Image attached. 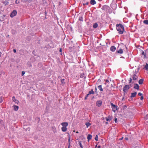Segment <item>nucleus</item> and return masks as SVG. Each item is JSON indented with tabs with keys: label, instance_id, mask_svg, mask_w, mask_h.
<instances>
[{
	"label": "nucleus",
	"instance_id": "obj_1",
	"mask_svg": "<svg viewBox=\"0 0 148 148\" xmlns=\"http://www.w3.org/2000/svg\"><path fill=\"white\" fill-rule=\"evenodd\" d=\"M116 29L118 31L119 33L120 34H122L124 31V26L121 24L116 25Z\"/></svg>",
	"mask_w": 148,
	"mask_h": 148
},
{
	"label": "nucleus",
	"instance_id": "obj_3",
	"mask_svg": "<svg viewBox=\"0 0 148 148\" xmlns=\"http://www.w3.org/2000/svg\"><path fill=\"white\" fill-rule=\"evenodd\" d=\"M130 88L129 85H125L123 88V91L124 92H126Z\"/></svg>",
	"mask_w": 148,
	"mask_h": 148
},
{
	"label": "nucleus",
	"instance_id": "obj_43",
	"mask_svg": "<svg viewBox=\"0 0 148 148\" xmlns=\"http://www.w3.org/2000/svg\"><path fill=\"white\" fill-rule=\"evenodd\" d=\"M62 51V49L61 48H60L59 50L60 52H61Z\"/></svg>",
	"mask_w": 148,
	"mask_h": 148
},
{
	"label": "nucleus",
	"instance_id": "obj_9",
	"mask_svg": "<svg viewBox=\"0 0 148 148\" xmlns=\"http://www.w3.org/2000/svg\"><path fill=\"white\" fill-rule=\"evenodd\" d=\"M106 120L107 121H110L112 119V117L110 116H109L108 117H106Z\"/></svg>",
	"mask_w": 148,
	"mask_h": 148
},
{
	"label": "nucleus",
	"instance_id": "obj_16",
	"mask_svg": "<svg viewBox=\"0 0 148 148\" xmlns=\"http://www.w3.org/2000/svg\"><path fill=\"white\" fill-rule=\"evenodd\" d=\"M98 88L100 90L101 92H102L103 91V89L102 88V86L101 85L99 86H98Z\"/></svg>",
	"mask_w": 148,
	"mask_h": 148
},
{
	"label": "nucleus",
	"instance_id": "obj_37",
	"mask_svg": "<svg viewBox=\"0 0 148 148\" xmlns=\"http://www.w3.org/2000/svg\"><path fill=\"white\" fill-rule=\"evenodd\" d=\"M145 118H146L147 119H148V115H147L145 117Z\"/></svg>",
	"mask_w": 148,
	"mask_h": 148
},
{
	"label": "nucleus",
	"instance_id": "obj_27",
	"mask_svg": "<svg viewBox=\"0 0 148 148\" xmlns=\"http://www.w3.org/2000/svg\"><path fill=\"white\" fill-rule=\"evenodd\" d=\"M145 68L147 70H148V64L147 63L145 66Z\"/></svg>",
	"mask_w": 148,
	"mask_h": 148
},
{
	"label": "nucleus",
	"instance_id": "obj_6",
	"mask_svg": "<svg viewBox=\"0 0 148 148\" xmlns=\"http://www.w3.org/2000/svg\"><path fill=\"white\" fill-rule=\"evenodd\" d=\"M102 101L101 100H99L97 101L96 103V106L99 107H100L102 104Z\"/></svg>",
	"mask_w": 148,
	"mask_h": 148
},
{
	"label": "nucleus",
	"instance_id": "obj_25",
	"mask_svg": "<svg viewBox=\"0 0 148 148\" xmlns=\"http://www.w3.org/2000/svg\"><path fill=\"white\" fill-rule=\"evenodd\" d=\"M85 124L86 125L87 128L91 125V124L89 122L86 123Z\"/></svg>",
	"mask_w": 148,
	"mask_h": 148
},
{
	"label": "nucleus",
	"instance_id": "obj_11",
	"mask_svg": "<svg viewBox=\"0 0 148 148\" xmlns=\"http://www.w3.org/2000/svg\"><path fill=\"white\" fill-rule=\"evenodd\" d=\"M110 50L112 51H114L116 50V47L114 46H112L110 47Z\"/></svg>",
	"mask_w": 148,
	"mask_h": 148
},
{
	"label": "nucleus",
	"instance_id": "obj_29",
	"mask_svg": "<svg viewBox=\"0 0 148 148\" xmlns=\"http://www.w3.org/2000/svg\"><path fill=\"white\" fill-rule=\"evenodd\" d=\"M95 139V140L96 141H98V136L97 135H96Z\"/></svg>",
	"mask_w": 148,
	"mask_h": 148
},
{
	"label": "nucleus",
	"instance_id": "obj_45",
	"mask_svg": "<svg viewBox=\"0 0 148 148\" xmlns=\"http://www.w3.org/2000/svg\"><path fill=\"white\" fill-rule=\"evenodd\" d=\"M97 148H100L101 147L99 145L97 147Z\"/></svg>",
	"mask_w": 148,
	"mask_h": 148
},
{
	"label": "nucleus",
	"instance_id": "obj_31",
	"mask_svg": "<svg viewBox=\"0 0 148 148\" xmlns=\"http://www.w3.org/2000/svg\"><path fill=\"white\" fill-rule=\"evenodd\" d=\"M83 18L81 17L79 18V20L80 21H83Z\"/></svg>",
	"mask_w": 148,
	"mask_h": 148
},
{
	"label": "nucleus",
	"instance_id": "obj_21",
	"mask_svg": "<svg viewBox=\"0 0 148 148\" xmlns=\"http://www.w3.org/2000/svg\"><path fill=\"white\" fill-rule=\"evenodd\" d=\"M143 23L146 25H148V20H145L143 21Z\"/></svg>",
	"mask_w": 148,
	"mask_h": 148
},
{
	"label": "nucleus",
	"instance_id": "obj_39",
	"mask_svg": "<svg viewBox=\"0 0 148 148\" xmlns=\"http://www.w3.org/2000/svg\"><path fill=\"white\" fill-rule=\"evenodd\" d=\"M143 99V96H141L140 99L142 100Z\"/></svg>",
	"mask_w": 148,
	"mask_h": 148
},
{
	"label": "nucleus",
	"instance_id": "obj_22",
	"mask_svg": "<svg viewBox=\"0 0 148 148\" xmlns=\"http://www.w3.org/2000/svg\"><path fill=\"white\" fill-rule=\"evenodd\" d=\"M88 93H89V94H94V92L93 91V89H92L90 91H89V92Z\"/></svg>",
	"mask_w": 148,
	"mask_h": 148
},
{
	"label": "nucleus",
	"instance_id": "obj_14",
	"mask_svg": "<svg viewBox=\"0 0 148 148\" xmlns=\"http://www.w3.org/2000/svg\"><path fill=\"white\" fill-rule=\"evenodd\" d=\"M14 107V110L17 111L18 110V106L14 105L13 106Z\"/></svg>",
	"mask_w": 148,
	"mask_h": 148
},
{
	"label": "nucleus",
	"instance_id": "obj_35",
	"mask_svg": "<svg viewBox=\"0 0 148 148\" xmlns=\"http://www.w3.org/2000/svg\"><path fill=\"white\" fill-rule=\"evenodd\" d=\"M138 95H139V96H141L142 95V94L140 92H139L138 93Z\"/></svg>",
	"mask_w": 148,
	"mask_h": 148
},
{
	"label": "nucleus",
	"instance_id": "obj_40",
	"mask_svg": "<svg viewBox=\"0 0 148 148\" xmlns=\"http://www.w3.org/2000/svg\"><path fill=\"white\" fill-rule=\"evenodd\" d=\"M142 54L143 55H144L145 56V53L143 51V52L142 53Z\"/></svg>",
	"mask_w": 148,
	"mask_h": 148
},
{
	"label": "nucleus",
	"instance_id": "obj_41",
	"mask_svg": "<svg viewBox=\"0 0 148 148\" xmlns=\"http://www.w3.org/2000/svg\"><path fill=\"white\" fill-rule=\"evenodd\" d=\"M87 97H87V96H86L85 97L84 99H85V100L86 99H87Z\"/></svg>",
	"mask_w": 148,
	"mask_h": 148
},
{
	"label": "nucleus",
	"instance_id": "obj_51",
	"mask_svg": "<svg viewBox=\"0 0 148 148\" xmlns=\"http://www.w3.org/2000/svg\"><path fill=\"white\" fill-rule=\"evenodd\" d=\"M106 124H108V122H106Z\"/></svg>",
	"mask_w": 148,
	"mask_h": 148
},
{
	"label": "nucleus",
	"instance_id": "obj_38",
	"mask_svg": "<svg viewBox=\"0 0 148 148\" xmlns=\"http://www.w3.org/2000/svg\"><path fill=\"white\" fill-rule=\"evenodd\" d=\"M13 51L14 53H16V50L15 49H14L13 50Z\"/></svg>",
	"mask_w": 148,
	"mask_h": 148
},
{
	"label": "nucleus",
	"instance_id": "obj_49",
	"mask_svg": "<svg viewBox=\"0 0 148 148\" xmlns=\"http://www.w3.org/2000/svg\"><path fill=\"white\" fill-rule=\"evenodd\" d=\"M70 140V137H69V140H68L69 142Z\"/></svg>",
	"mask_w": 148,
	"mask_h": 148
},
{
	"label": "nucleus",
	"instance_id": "obj_30",
	"mask_svg": "<svg viewBox=\"0 0 148 148\" xmlns=\"http://www.w3.org/2000/svg\"><path fill=\"white\" fill-rule=\"evenodd\" d=\"M53 131L55 133V132H56V128H55V127H54V128L53 127Z\"/></svg>",
	"mask_w": 148,
	"mask_h": 148
},
{
	"label": "nucleus",
	"instance_id": "obj_42",
	"mask_svg": "<svg viewBox=\"0 0 148 148\" xmlns=\"http://www.w3.org/2000/svg\"><path fill=\"white\" fill-rule=\"evenodd\" d=\"M109 82V81H108V80H107V79H106V82L108 83V82Z\"/></svg>",
	"mask_w": 148,
	"mask_h": 148
},
{
	"label": "nucleus",
	"instance_id": "obj_47",
	"mask_svg": "<svg viewBox=\"0 0 148 148\" xmlns=\"http://www.w3.org/2000/svg\"><path fill=\"white\" fill-rule=\"evenodd\" d=\"M95 92H97V88H96V87H95Z\"/></svg>",
	"mask_w": 148,
	"mask_h": 148
},
{
	"label": "nucleus",
	"instance_id": "obj_52",
	"mask_svg": "<svg viewBox=\"0 0 148 148\" xmlns=\"http://www.w3.org/2000/svg\"><path fill=\"white\" fill-rule=\"evenodd\" d=\"M78 133V132H76V133Z\"/></svg>",
	"mask_w": 148,
	"mask_h": 148
},
{
	"label": "nucleus",
	"instance_id": "obj_44",
	"mask_svg": "<svg viewBox=\"0 0 148 148\" xmlns=\"http://www.w3.org/2000/svg\"><path fill=\"white\" fill-rule=\"evenodd\" d=\"M90 94L88 93V94L86 95V96H87V97H88V96Z\"/></svg>",
	"mask_w": 148,
	"mask_h": 148
},
{
	"label": "nucleus",
	"instance_id": "obj_4",
	"mask_svg": "<svg viewBox=\"0 0 148 148\" xmlns=\"http://www.w3.org/2000/svg\"><path fill=\"white\" fill-rule=\"evenodd\" d=\"M137 73H134L132 75V79L134 80H136L138 78V76L137 75Z\"/></svg>",
	"mask_w": 148,
	"mask_h": 148
},
{
	"label": "nucleus",
	"instance_id": "obj_53",
	"mask_svg": "<svg viewBox=\"0 0 148 148\" xmlns=\"http://www.w3.org/2000/svg\"><path fill=\"white\" fill-rule=\"evenodd\" d=\"M122 138H120V140H122Z\"/></svg>",
	"mask_w": 148,
	"mask_h": 148
},
{
	"label": "nucleus",
	"instance_id": "obj_28",
	"mask_svg": "<svg viewBox=\"0 0 148 148\" xmlns=\"http://www.w3.org/2000/svg\"><path fill=\"white\" fill-rule=\"evenodd\" d=\"M132 78H130V79L129 80V84H130L131 83H133L134 82H132Z\"/></svg>",
	"mask_w": 148,
	"mask_h": 148
},
{
	"label": "nucleus",
	"instance_id": "obj_50",
	"mask_svg": "<svg viewBox=\"0 0 148 148\" xmlns=\"http://www.w3.org/2000/svg\"><path fill=\"white\" fill-rule=\"evenodd\" d=\"M125 139L126 140H128V138H125Z\"/></svg>",
	"mask_w": 148,
	"mask_h": 148
},
{
	"label": "nucleus",
	"instance_id": "obj_34",
	"mask_svg": "<svg viewBox=\"0 0 148 148\" xmlns=\"http://www.w3.org/2000/svg\"><path fill=\"white\" fill-rule=\"evenodd\" d=\"M117 118H115L114 119V121L115 122V123H117Z\"/></svg>",
	"mask_w": 148,
	"mask_h": 148
},
{
	"label": "nucleus",
	"instance_id": "obj_8",
	"mask_svg": "<svg viewBox=\"0 0 148 148\" xmlns=\"http://www.w3.org/2000/svg\"><path fill=\"white\" fill-rule=\"evenodd\" d=\"M61 125L62 126V127H66L68 125V123L67 122H63L61 124Z\"/></svg>",
	"mask_w": 148,
	"mask_h": 148
},
{
	"label": "nucleus",
	"instance_id": "obj_5",
	"mask_svg": "<svg viewBox=\"0 0 148 148\" xmlns=\"http://www.w3.org/2000/svg\"><path fill=\"white\" fill-rule=\"evenodd\" d=\"M17 13V12L16 10H13L11 13L10 15V17L12 18L14 17L16 15Z\"/></svg>",
	"mask_w": 148,
	"mask_h": 148
},
{
	"label": "nucleus",
	"instance_id": "obj_20",
	"mask_svg": "<svg viewBox=\"0 0 148 148\" xmlns=\"http://www.w3.org/2000/svg\"><path fill=\"white\" fill-rule=\"evenodd\" d=\"M92 136L90 134H88L87 137V138L88 140L91 139L92 138Z\"/></svg>",
	"mask_w": 148,
	"mask_h": 148
},
{
	"label": "nucleus",
	"instance_id": "obj_10",
	"mask_svg": "<svg viewBox=\"0 0 148 148\" xmlns=\"http://www.w3.org/2000/svg\"><path fill=\"white\" fill-rule=\"evenodd\" d=\"M61 130L62 132H65L67 131V128H66V127H62L61 128Z\"/></svg>",
	"mask_w": 148,
	"mask_h": 148
},
{
	"label": "nucleus",
	"instance_id": "obj_12",
	"mask_svg": "<svg viewBox=\"0 0 148 148\" xmlns=\"http://www.w3.org/2000/svg\"><path fill=\"white\" fill-rule=\"evenodd\" d=\"M134 88L135 89H137L138 90H139V87L138 85V84H135L134 86Z\"/></svg>",
	"mask_w": 148,
	"mask_h": 148
},
{
	"label": "nucleus",
	"instance_id": "obj_33",
	"mask_svg": "<svg viewBox=\"0 0 148 148\" xmlns=\"http://www.w3.org/2000/svg\"><path fill=\"white\" fill-rule=\"evenodd\" d=\"M3 101L2 98V97H0V103H1Z\"/></svg>",
	"mask_w": 148,
	"mask_h": 148
},
{
	"label": "nucleus",
	"instance_id": "obj_13",
	"mask_svg": "<svg viewBox=\"0 0 148 148\" xmlns=\"http://www.w3.org/2000/svg\"><path fill=\"white\" fill-rule=\"evenodd\" d=\"M136 94L137 92H135L134 93H131V95L130 97L131 98L134 97L136 96Z\"/></svg>",
	"mask_w": 148,
	"mask_h": 148
},
{
	"label": "nucleus",
	"instance_id": "obj_7",
	"mask_svg": "<svg viewBox=\"0 0 148 148\" xmlns=\"http://www.w3.org/2000/svg\"><path fill=\"white\" fill-rule=\"evenodd\" d=\"M12 100L14 101L16 103L18 104L19 103V101L15 99L14 96H13L12 97Z\"/></svg>",
	"mask_w": 148,
	"mask_h": 148
},
{
	"label": "nucleus",
	"instance_id": "obj_19",
	"mask_svg": "<svg viewBox=\"0 0 148 148\" xmlns=\"http://www.w3.org/2000/svg\"><path fill=\"white\" fill-rule=\"evenodd\" d=\"M117 52L118 53L122 54L123 53V51L122 49H120L118 51H117Z\"/></svg>",
	"mask_w": 148,
	"mask_h": 148
},
{
	"label": "nucleus",
	"instance_id": "obj_18",
	"mask_svg": "<svg viewBox=\"0 0 148 148\" xmlns=\"http://www.w3.org/2000/svg\"><path fill=\"white\" fill-rule=\"evenodd\" d=\"M98 24L97 23H95L94 24L93 27V28H96L98 27Z\"/></svg>",
	"mask_w": 148,
	"mask_h": 148
},
{
	"label": "nucleus",
	"instance_id": "obj_55",
	"mask_svg": "<svg viewBox=\"0 0 148 148\" xmlns=\"http://www.w3.org/2000/svg\"><path fill=\"white\" fill-rule=\"evenodd\" d=\"M147 99H148V97H147Z\"/></svg>",
	"mask_w": 148,
	"mask_h": 148
},
{
	"label": "nucleus",
	"instance_id": "obj_15",
	"mask_svg": "<svg viewBox=\"0 0 148 148\" xmlns=\"http://www.w3.org/2000/svg\"><path fill=\"white\" fill-rule=\"evenodd\" d=\"M90 3L91 5H94L96 3V2L95 0H91Z\"/></svg>",
	"mask_w": 148,
	"mask_h": 148
},
{
	"label": "nucleus",
	"instance_id": "obj_26",
	"mask_svg": "<svg viewBox=\"0 0 148 148\" xmlns=\"http://www.w3.org/2000/svg\"><path fill=\"white\" fill-rule=\"evenodd\" d=\"M79 145L80 147L81 148H83V147L82 145V144H81V142L80 141H79Z\"/></svg>",
	"mask_w": 148,
	"mask_h": 148
},
{
	"label": "nucleus",
	"instance_id": "obj_17",
	"mask_svg": "<svg viewBox=\"0 0 148 148\" xmlns=\"http://www.w3.org/2000/svg\"><path fill=\"white\" fill-rule=\"evenodd\" d=\"M143 79H140L139 81H138V83L140 84H143Z\"/></svg>",
	"mask_w": 148,
	"mask_h": 148
},
{
	"label": "nucleus",
	"instance_id": "obj_48",
	"mask_svg": "<svg viewBox=\"0 0 148 148\" xmlns=\"http://www.w3.org/2000/svg\"><path fill=\"white\" fill-rule=\"evenodd\" d=\"M1 54H2V53H1V52L0 51V57L1 56Z\"/></svg>",
	"mask_w": 148,
	"mask_h": 148
},
{
	"label": "nucleus",
	"instance_id": "obj_46",
	"mask_svg": "<svg viewBox=\"0 0 148 148\" xmlns=\"http://www.w3.org/2000/svg\"><path fill=\"white\" fill-rule=\"evenodd\" d=\"M15 3L16 4H18V3L17 2V0H16V1H15Z\"/></svg>",
	"mask_w": 148,
	"mask_h": 148
},
{
	"label": "nucleus",
	"instance_id": "obj_36",
	"mask_svg": "<svg viewBox=\"0 0 148 148\" xmlns=\"http://www.w3.org/2000/svg\"><path fill=\"white\" fill-rule=\"evenodd\" d=\"M88 2H87L85 4H84L83 5H88Z\"/></svg>",
	"mask_w": 148,
	"mask_h": 148
},
{
	"label": "nucleus",
	"instance_id": "obj_2",
	"mask_svg": "<svg viewBox=\"0 0 148 148\" xmlns=\"http://www.w3.org/2000/svg\"><path fill=\"white\" fill-rule=\"evenodd\" d=\"M111 105L112 106L113 111L115 112L117 110V106L113 104L112 103H111Z\"/></svg>",
	"mask_w": 148,
	"mask_h": 148
},
{
	"label": "nucleus",
	"instance_id": "obj_32",
	"mask_svg": "<svg viewBox=\"0 0 148 148\" xmlns=\"http://www.w3.org/2000/svg\"><path fill=\"white\" fill-rule=\"evenodd\" d=\"M25 72L24 71H23L22 72L21 75L22 76H23L24 74H25Z\"/></svg>",
	"mask_w": 148,
	"mask_h": 148
},
{
	"label": "nucleus",
	"instance_id": "obj_54",
	"mask_svg": "<svg viewBox=\"0 0 148 148\" xmlns=\"http://www.w3.org/2000/svg\"><path fill=\"white\" fill-rule=\"evenodd\" d=\"M126 47V49H127V47Z\"/></svg>",
	"mask_w": 148,
	"mask_h": 148
},
{
	"label": "nucleus",
	"instance_id": "obj_24",
	"mask_svg": "<svg viewBox=\"0 0 148 148\" xmlns=\"http://www.w3.org/2000/svg\"><path fill=\"white\" fill-rule=\"evenodd\" d=\"M3 3L5 4V5H8L9 3V2L8 1H5L3 2Z\"/></svg>",
	"mask_w": 148,
	"mask_h": 148
},
{
	"label": "nucleus",
	"instance_id": "obj_23",
	"mask_svg": "<svg viewBox=\"0 0 148 148\" xmlns=\"http://www.w3.org/2000/svg\"><path fill=\"white\" fill-rule=\"evenodd\" d=\"M65 79H61V82L62 83V84H65Z\"/></svg>",
	"mask_w": 148,
	"mask_h": 148
}]
</instances>
